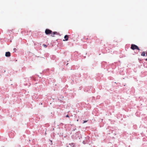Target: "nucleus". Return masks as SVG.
<instances>
[{"label":"nucleus","mask_w":147,"mask_h":147,"mask_svg":"<svg viewBox=\"0 0 147 147\" xmlns=\"http://www.w3.org/2000/svg\"><path fill=\"white\" fill-rule=\"evenodd\" d=\"M131 49L133 50H134L135 49H137L138 50H140L138 46L134 44H133L131 45Z\"/></svg>","instance_id":"nucleus-1"},{"label":"nucleus","mask_w":147,"mask_h":147,"mask_svg":"<svg viewBox=\"0 0 147 147\" xmlns=\"http://www.w3.org/2000/svg\"><path fill=\"white\" fill-rule=\"evenodd\" d=\"M52 32V31L48 29H46L45 30V33L46 34H51Z\"/></svg>","instance_id":"nucleus-2"},{"label":"nucleus","mask_w":147,"mask_h":147,"mask_svg":"<svg viewBox=\"0 0 147 147\" xmlns=\"http://www.w3.org/2000/svg\"><path fill=\"white\" fill-rule=\"evenodd\" d=\"M5 55L6 57H9L11 55V53L9 52H6Z\"/></svg>","instance_id":"nucleus-3"},{"label":"nucleus","mask_w":147,"mask_h":147,"mask_svg":"<svg viewBox=\"0 0 147 147\" xmlns=\"http://www.w3.org/2000/svg\"><path fill=\"white\" fill-rule=\"evenodd\" d=\"M64 38H65V40H63V41H67L68 40V36L67 35H65L64 36Z\"/></svg>","instance_id":"nucleus-4"},{"label":"nucleus","mask_w":147,"mask_h":147,"mask_svg":"<svg viewBox=\"0 0 147 147\" xmlns=\"http://www.w3.org/2000/svg\"><path fill=\"white\" fill-rule=\"evenodd\" d=\"M57 32H53V33L52 32L51 34V36H54L55 34H57Z\"/></svg>","instance_id":"nucleus-5"},{"label":"nucleus","mask_w":147,"mask_h":147,"mask_svg":"<svg viewBox=\"0 0 147 147\" xmlns=\"http://www.w3.org/2000/svg\"><path fill=\"white\" fill-rule=\"evenodd\" d=\"M141 55L142 56H144L145 55V52H143L142 53Z\"/></svg>","instance_id":"nucleus-6"},{"label":"nucleus","mask_w":147,"mask_h":147,"mask_svg":"<svg viewBox=\"0 0 147 147\" xmlns=\"http://www.w3.org/2000/svg\"><path fill=\"white\" fill-rule=\"evenodd\" d=\"M43 46H44V47H45V48L47 47V46L45 44H43Z\"/></svg>","instance_id":"nucleus-7"},{"label":"nucleus","mask_w":147,"mask_h":147,"mask_svg":"<svg viewBox=\"0 0 147 147\" xmlns=\"http://www.w3.org/2000/svg\"><path fill=\"white\" fill-rule=\"evenodd\" d=\"M87 121H84V122L83 123H86V122H87Z\"/></svg>","instance_id":"nucleus-8"},{"label":"nucleus","mask_w":147,"mask_h":147,"mask_svg":"<svg viewBox=\"0 0 147 147\" xmlns=\"http://www.w3.org/2000/svg\"><path fill=\"white\" fill-rule=\"evenodd\" d=\"M66 117H69V116L68 115H67L66 116Z\"/></svg>","instance_id":"nucleus-9"},{"label":"nucleus","mask_w":147,"mask_h":147,"mask_svg":"<svg viewBox=\"0 0 147 147\" xmlns=\"http://www.w3.org/2000/svg\"><path fill=\"white\" fill-rule=\"evenodd\" d=\"M14 50H15V51H16V49L15 48V49H14Z\"/></svg>","instance_id":"nucleus-10"},{"label":"nucleus","mask_w":147,"mask_h":147,"mask_svg":"<svg viewBox=\"0 0 147 147\" xmlns=\"http://www.w3.org/2000/svg\"><path fill=\"white\" fill-rule=\"evenodd\" d=\"M146 60L147 61V58L146 59Z\"/></svg>","instance_id":"nucleus-11"}]
</instances>
